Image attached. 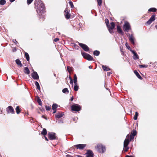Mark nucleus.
Returning <instances> with one entry per match:
<instances>
[{"label": "nucleus", "instance_id": "f257e3e1", "mask_svg": "<svg viewBox=\"0 0 157 157\" xmlns=\"http://www.w3.org/2000/svg\"><path fill=\"white\" fill-rule=\"evenodd\" d=\"M35 5L38 13H43L44 12L45 7L40 0H35Z\"/></svg>", "mask_w": 157, "mask_h": 157}, {"label": "nucleus", "instance_id": "f03ea898", "mask_svg": "<svg viewBox=\"0 0 157 157\" xmlns=\"http://www.w3.org/2000/svg\"><path fill=\"white\" fill-rule=\"evenodd\" d=\"M95 148L98 151L101 153H104L106 150L105 147L100 144H97L95 147Z\"/></svg>", "mask_w": 157, "mask_h": 157}, {"label": "nucleus", "instance_id": "7ed1b4c3", "mask_svg": "<svg viewBox=\"0 0 157 157\" xmlns=\"http://www.w3.org/2000/svg\"><path fill=\"white\" fill-rule=\"evenodd\" d=\"M72 110L75 111H78L80 110L81 108L79 105L75 104L72 105L71 106Z\"/></svg>", "mask_w": 157, "mask_h": 157}, {"label": "nucleus", "instance_id": "20e7f679", "mask_svg": "<svg viewBox=\"0 0 157 157\" xmlns=\"http://www.w3.org/2000/svg\"><path fill=\"white\" fill-rule=\"evenodd\" d=\"M82 54L84 58L88 60H92L93 59V57L90 55L85 52H82Z\"/></svg>", "mask_w": 157, "mask_h": 157}, {"label": "nucleus", "instance_id": "39448f33", "mask_svg": "<svg viewBox=\"0 0 157 157\" xmlns=\"http://www.w3.org/2000/svg\"><path fill=\"white\" fill-rule=\"evenodd\" d=\"M124 30V31L128 32L131 29V27L129 23L128 22H126L123 26Z\"/></svg>", "mask_w": 157, "mask_h": 157}, {"label": "nucleus", "instance_id": "423d86ee", "mask_svg": "<svg viewBox=\"0 0 157 157\" xmlns=\"http://www.w3.org/2000/svg\"><path fill=\"white\" fill-rule=\"evenodd\" d=\"M48 135L49 138L51 140L57 139L56 136V133H55L49 132H48Z\"/></svg>", "mask_w": 157, "mask_h": 157}, {"label": "nucleus", "instance_id": "0eeeda50", "mask_svg": "<svg viewBox=\"0 0 157 157\" xmlns=\"http://www.w3.org/2000/svg\"><path fill=\"white\" fill-rule=\"evenodd\" d=\"M78 44L85 51L87 52L89 51V48L86 45L79 43Z\"/></svg>", "mask_w": 157, "mask_h": 157}, {"label": "nucleus", "instance_id": "6e6552de", "mask_svg": "<svg viewBox=\"0 0 157 157\" xmlns=\"http://www.w3.org/2000/svg\"><path fill=\"white\" fill-rule=\"evenodd\" d=\"M129 136L128 135L126 136V138L125 140L124 141V147L125 146H128V145L129 142L130 141L129 140Z\"/></svg>", "mask_w": 157, "mask_h": 157}, {"label": "nucleus", "instance_id": "1a4fd4ad", "mask_svg": "<svg viewBox=\"0 0 157 157\" xmlns=\"http://www.w3.org/2000/svg\"><path fill=\"white\" fill-rule=\"evenodd\" d=\"M155 19V14H153L149 20L147 22V24L148 25L151 24L152 21Z\"/></svg>", "mask_w": 157, "mask_h": 157}, {"label": "nucleus", "instance_id": "9d476101", "mask_svg": "<svg viewBox=\"0 0 157 157\" xmlns=\"http://www.w3.org/2000/svg\"><path fill=\"white\" fill-rule=\"evenodd\" d=\"M129 35V41H130L131 43L133 44H135L134 40L135 38L133 36L132 34H131L130 35L129 34H128Z\"/></svg>", "mask_w": 157, "mask_h": 157}, {"label": "nucleus", "instance_id": "9b49d317", "mask_svg": "<svg viewBox=\"0 0 157 157\" xmlns=\"http://www.w3.org/2000/svg\"><path fill=\"white\" fill-rule=\"evenodd\" d=\"M74 146L77 149L78 148L80 149H82L86 146V144H79L76 145H75Z\"/></svg>", "mask_w": 157, "mask_h": 157}, {"label": "nucleus", "instance_id": "f8f14e48", "mask_svg": "<svg viewBox=\"0 0 157 157\" xmlns=\"http://www.w3.org/2000/svg\"><path fill=\"white\" fill-rule=\"evenodd\" d=\"M7 111L8 113H14V109L11 106L8 107L7 108Z\"/></svg>", "mask_w": 157, "mask_h": 157}, {"label": "nucleus", "instance_id": "ddd939ff", "mask_svg": "<svg viewBox=\"0 0 157 157\" xmlns=\"http://www.w3.org/2000/svg\"><path fill=\"white\" fill-rule=\"evenodd\" d=\"M32 76L34 79H37L39 78V77L37 72L34 71L32 74Z\"/></svg>", "mask_w": 157, "mask_h": 157}, {"label": "nucleus", "instance_id": "4468645a", "mask_svg": "<svg viewBox=\"0 0 157 157\" xmlns=\"http://www.w3.org/2000/svg\"><path fill=\"white\" fill-rule=\"evenodd\" d=\"M86 154V157H93V152L90 150H87V152Z\"/></svg>", "mask_w": 157, "mask_h": 157}, {"label": "nucleus", "instance_id": "2eb2a0df", "mask_svg": "<svg viewBox=\"0 0 157 157\" xmlns=\"http://www.w3.org/2000/svg\"><path fill=\"white\" fill-rule=\"evenodd\" d=\"M64 14L65 18L68 19L70 17V14L68 13V11L66 9L64 11Z\"/></svg>", "mask_w": 157, "mask_h": 157}, {"label": "nucleus", "instance_id": "dca6fc26", "mask_svg": "<svg viewBox=\"0 0 157 157\" xmlns=\"http://www.w3.org/2000/svg\"><path fill=\"white\" fill-rule=\"evenodd\" d=\"M131 52L134 54V56H133V58L134 59L136 60L139 59V57L138 55L133 50H131Z\"/></svg>", "mask_w": 157, "mask_h": 157}, {"label": "nucleus", "instance_id": "f3484780", "mask_svg": "<svg viewBox=\"0 0 157 157\" xmlns=\"http://www.w3.org/2000/svg\"><path fill=\"white\" fill-rule=\"evenodd\" d=\"M117 31L118 32V33L122 34V35H123V33L122 32V30L121 28L118 25L117 26Z\"/></svg>", "mask_w": 157, "mask_h": 157}, {"label": "nucleus", "instance_id": "a211bd4d", "mask_svg": "<svg viewBox=\"0 0 157 157\" xmlns=\"http://www.w3.org/2000/svg\"><path fill=\"white\" fill-rule=\"evenodd\" d=\"M134 73L136 75V76L137 77L140 79L142 80V77L140 76V75H139V73L136 70H135L134 71Z\"/></svg>", "mask_w": 157, "mask_h": 157}, {"label": "nucleus", "instance_id": "6ab92c4d", "mask_svg": "<svg viewBox=\"0 0 157 157\" xmlns=\"http://www.w3.org/2000/svg\"><path fill=\"white\" fill-rule=\"evenodd\" d=\"M63 113H59L58 114H57L56 115V118H59L62 117L63 116Z\"/></svg>", "mask_w": 157, "mask_h": 157}, {"label": "nucleus", "instance_id": "aec40b11", "mask_svg": "<svg viewBox=\"0 0 157 157\" xmlns=\"http://www.w3.org/2000/svg\"><path fill=\"white\" fill-rule=\"evenodd\" d=\"M24 72L25 73L27 74H29L30 73V71L28 68L27 67H25V68Z\"/></svg>", "mask_w": 157, "mask_h": 157}, {"label": "nucleus", "instance_id": "412c9836", "mask_svg": "<svg viewBox=\"0 0 157 157\" xmlns=\"http://www.w3.org/2000/svg\"><path fill=\"white\" fill-rule=\"evenodd\" d=\"M16 63L18 65H19L20 67H21L22 66V65L21 63V61L18 59H17L16 60Z\"/></svg>", "mask_w": 157, "mask_h": 157}, {"label": "nucleus", "instance_id": "4be33fe9", "mask_svg": "<svg viewBox=\"0 0 157 157\" xmlns=\"http://www.w3.org/2000/svg\"><path fill=\"white\" fill-rule=\"evenodd\" d=\"M102 67L104 70L105 71H107L110 70L109 68L103 65Z\"/></svg>", "mask_w": 157, "mask_h": 157}, {"label": "nucleus", "instance_id": "5701e85b", "mask_svg": "<svg viewBox=\"0 0 157 157\" xmlns=\"http://www.w3.org/2000/svg\"><path fill=\"white\" fill-rule=\"evenodd\" d=\"M58 107V105L56 104H54L52 105V109L53 110H56Z\"/></svg>", "mask_w": 157, "mask_h": 157}, {"label": "nucleus", "instance_id": "b1692460", "mask_svg": "<svg viewBox=\"0 0 157 157\" xmlns=\"http://www.w3.org/2000/svg\"><path fill=\"white\" fill-rule=\"evenodd\" d=\"M67 70L69 73H71L73 70V68L72 67L67 66Z\"/></svg>", "mask_w": 157, "mask_h": 157}, {"label": "nucleus", "instance_id": "393cba45", "mask_svg": "<svg viewBox=\"0 0 157 157\" xmlns=\"http://www.w3.org/2000/svg\"><path fill=\"white\" fill-rule=\"evenodd\" d=\"M47 133V130L45 128H43L42 131L41 132V134L42 135H45Z\"/></svg>", "mask_w": 157, "mask_h": 157}, {"label": "nucleus", "instance_id": "a878e982", "mask_svg": "<svg viewBox=\"0 0 157 157\" xmlns=\"http://www.w3.org/2000/svg\"><path fill=\"white\" fill-rule=\"evenodd\" d=\"M25 56L27 59V61H29V56L27 52H25Z\"/></svg>", "mask_w": 157, "mask_h": 157}, {"label": "nucleus", "instance_id": "bb28decb", "mask_svg": "<svg viewBox=\"0 0 157 157\" xmlns=\"http://www.w3.org/2000/svg\"><path fill=\"white\" fill-rule=\"evenodd\" d=\"M37 101L40 105H41L42 104V102L41 101L39 97L37 98Z\"/></svg>", "mask_w": 157, "mask_h": 157}, {"label": "nucleus", "instance_id": "cd10ccee", "mask_svg": "<svg viewBox=\"0 0 157 157\" xmlns=\"http://www.w3.org/2000/svg\"><path fill=\"white\" fill-rule=\"evenodd\" d=\"M35 85H36V86L38 90H40V88L39 84V83H38V82L37 81H36L35 82Z\"/></svg>", "mask_w": 157, "mask_h": 157}, {"label": "nucleus", "instance_id": "c85d7f7f", "mask_svg": "<svg viewBox=\"0 0 157 157\" xmlns=\"http://www.w3.org/2000/svg\"><path fill=\"white\" fill-rule=\"evenodd\" d=\"M100 54V52L97 50H95L94 52V54L96 56H98Z\"/></svg>", "mask_w": 157, "mask_h": 157}, {"label": "nucleus", "instance_id": "c756f323", "mask_svg": "<svg viewBox=\"0 0 157 157\" xmlns=\"http://www.w3.org/2000/svg\"><path fill=\"white\" fill-rule=\"evenodd\" d=\"M62 92L64 93H69V91L67 88H65L63 90Z\"/></svg>", "mask_w": 157, "mask_h": 157}, {"label": "nucleus", "instance_id": "7c9ffc66", "mask_svg": "<svg viewBox=\"0 0 157 157\" xmlns=\"http://www.w3.org/2000/svg\"><path fill=\"white\" fill-rule=\"evenodd\" d=\"M156 11V8H151L148 10L149 11L155 12Z\"/></svg>", "mask_w": 157, "mask_h": 157}, {"label": "nucleus", "instance_id": "2f4dec72", "mask_svg": "<svg viewBox=\"0 0 157 157\" xmlns=\"http://www.w3.org/2000/svg\"><path fill=\"white\" fill-rule=\"evenodd\" d=\"M16 111L17 114H19L20 112V110L18 106H17L16 109Z\"/></svg>", "mask_w": 157, "mask_h": 157}, {"label": "nucleus", "instance_id": "473e14b6", "mask_svg": "<svg viewBox=\"0 0 157 157\" xmlns=\"http://www.w3.org/2000/svg\"><path fill=\"white\" fill-rule=\"evenodd\" d=\"M6 2L5 0H1L0 1V4L2 5H4Z\"/></svg>", "mask_w": 157, "mask_h": 157}, {"label": "nucleus", "instance_id": "72a5a7b5", "mask_svg": "<svg viewBox=\"0 0 157 157\" xmlns=\"http://www.w3.org/2000/svg\"><path fill=\"white\" fill-rule=\"evenodd\" d=\"M111 27H109V28H112V29H113L115 27V24L113 22H112L110 23Z\"/></svg>", "mask_w": 157, "mask_h": 157}, {"label": "nucleus", "instance_id": "f704fd0d", "mask_svg": "<svg viewBox=\"0 0 157 157\" xmlns=\"http://www.w3.org/2000/svg\"><path fill=\"white\" fill-rule=\"evenodd\" d=\"M138 115V114L137 112H135V115L134 117V119L135 120H136L137 119Z\"/></svg>", "mask_w": 157, "mask_h": 157}, {"label": "nucleus", "instance_id": "c9c22d12", "mask_svg": "<svg viewBox=\"0 0 157 157\" xmlns=\"http://www.w3.org/2000/svg\"><path fill=\"white\" fill-rule=\"evenodd\" d=\"M148 66L147 65H139V67L141 68H147Z\"/></svg>", "mask_w": 157, "mask_h": 157}, {"label": "nucleus", "instance_id": "e433bc0d", "mask_svg": "<svg viewBox=\"0 0 157 157\" xmlns=\"http://www.w3.org/2000/svg\"><path fill=\"white\" fill-rule=\"evenodd\" d=\"M105 22L106 25V26L108 27H109V20L107 19H106L105 20Z\"/></svg>", "mask_w": 157, "mask_h": 157}, {"label": "nucleus", "instance_id": "4c0bfd02", "mask_svg": "<svg viewBox=\"0 0 157 157\" xmlns=\"http://www.w3.org/2000/svg\"><path fill=\"white\" fill-rule=\"evenodd\" d=\"M97 1L98 5L100 6H101V4L102 3V0H97Z\"/></svg>", "mask_w": 157, "mask_h": 157}, {"label": "nucleus", "instance_id": "58836bf2", "mask_svg": "<svg viewBox=\"0 0 157 157\" xmlns=\"http://www.w3.org/2000/svg\"><path fill=\"white\" fill-rule=\"evenodd\" d=\"M136 134V131L133 130L132 132L131 133V135H132L133 136H135Z\"/></svg>", "mask_w": 157, "mask_h": 157}, {"label": "nucleus", "instance_id": "ea45409f", "mask_svg": "<svg viewBox=\"0 0 157 157\" xmlns=\"http://www.w3.org/2000/svg\"><path fill=\"white\" fill-rule=\"evenodd\" d=\"M125 45L127 47V48L129 50H130L131 51V49L130 47L128 45V44L127 43H126L125 44Z\"/></svg>", "mask_w": 157, "mask_h": 157}, {"label": "nucleus", "instance_id": "a19ab883", "mask_svg": "<svg viewBox=\"0 0 157 157\" xmlns=\"http://www.w3.org/2000/svg\"><path fill=\"white\" fill-rule=\"evenodd\" d=\"M74 90L75 91H77L78 89V86H74Z\"/></svg>", "mask_w": 157, "mask_h": 157}, {"label": "nucleus", "instance_id": "79ce46f5", "mask_svg": "<svg viewBox=\"0 0 157 157\" xmlns=\"http://www.w3.org/2000/svg\"><path fill=\"white\" fill-rule=\"evenodd\" d=\"M129 149V147L128 146L124 147V150L125 152L127 151Z\"/></svg>", "mask_w": 157, "mask_h": 157}, {"label": "nucleus", "instance_id": "37998d69", "mask_svg": "<svg viewBox=\"0 0 157 157\" xmlns=\"http://www.w3.org/2000/svg\"><path fill=\"white\" fill-rule=\"evenodd\" d=\"M74 82H77V77L76 74H75L74 75Z\"/></svg>", "mask_w": 157, "mask_h": 157}, {"label": "nucleus", "instance_id": "c03bdc74", "mask_svg": "<svg viewBox=\"0 0 157 157\" xmlns=\"http://www.w3.org/2000/svg\"><path fill=\"white\" fill-rule=\"evenodd\" d=\"M69 3L70 5L71 8H73L74 7V6L73 5V4L70 1L69 2Z\"/></svg>", "mask_w": 157, "mask_h": 157}, {"label": "nucleus", "instance_id": "a18cd8bd", "mask_svg": "<svg viewBox=\"0 0 157 157\" xmlns=\"http://www.w3.org/2000/svg\"><path fill=\"white\" fill-rule=\"evenodd\" d=\"M109 28V33H113V29H112V28H111L109 27H108Z\"/></svg>", "mask_w": 157, "mask_h": 157}, {"label": "nucleus", "instance_id": "49530a36", "mask_svg": "<svg viewBox=\"0 0 157 157\" xmlns=\"http://www.w3.org/2000/svg\"><path fill=\"white\" fill-rule=\"evenodd\" d=\"M33 0H27V3L29 5L33 1Z\"/></svg>", "mask_w": 157, "mask_h": 157}, {"label": "nucleus", "instance_id": "de8ad7c7", "mask_svg": "<svg viewBox=\"0 0 157 157\" xmlns=\"http://www.w3.org/2000/svg\"><path fill=\"white\" fill-rule=\"evenodd\" d=\"M45 108L47 110H49L51 109V107L49 106H46Z\"/></svg>", "mask_w": 157, "mask_h": 157}, {"label": "nucleus", "instance_id": "09e8293b", "mask_svg": "<svg viewBox=\"0 0 157 157\" xmlns=\"http://www.w3.org/2000/svg\"><path fill=\"white\" fill-rule=\"evenodd\" d=\"M134 136H133L132 135H131L130 136V141L132 140L134 138Z\"/></svg>", "mask_w": 157, "mask_h": 157}, {"label": "nucleus", "instance_id": "8fccbe9b", "mask_svg": "<svg viewBox=\"0 0 157 157\" xmlns=\"http://www.w3.org/2000/svg\"><path fill=\"white\" fill-rule=\"evenodd\" d=\"M59 40V39L58 38H56L54 39V41L56 42L57 41H58Z\"/></svg>", "mask_w": 157, "mask_h": 157}, {"label": "nucleus", "instance_id": "3c124183", "mask_svg": "<svg viewBox=\"0 0 157 157\" xmlns=\"http://www.w3.org/2000/svg\"><path fill=\"white\" fill-rule=\"evenodd\" d=\"M13 42L15 43V44H17V41L16 40H13Z\"/></svg>", "mask_w": 157, "mask_h": 157}, {"label": "nucleus", "instance_id": "603ef678", "mask_svg": "<svg viewBox=\"0 0 157 157\" xmlns=\"http://www.w3.org/2000/svg\"><path fill=\"white\" fill-rule=\"evenodd\" d=\"M70 83L71 84H73V81L72 79H71V80H70Z\"/></svg>", "mask_w": 157, "mask_h": 157}, {"label": "nucleus", "instance_id": "864d4df0", "mask_svg": "<svg viewBox=\"0 0 157 157\" xmlns=\"http://www.w3.org/2000/svg\"><path fill=\"white\" fill-rule=\"evenodd\" d=\"M74 84H75V86H77V82H74Z\"/></svg>", "mask_w": 157, "mask_h": 157}, {"label": "nucleus", "instance_id": "5fc2aeb1", "mask_svg": "<svg viewBox=\"0 0 157 157\" xmlns=\"http://www.w3.org/2000/svg\"><path fill=\"white\" fill-rule=\"evenodd\" d=\"M16 51V49L15 48L13 49L12 50L13 52H15Z\"/></svg>", "mask_w": 157, "mask_h": 157}, {"label": "nucleus", "instance_id": "6e6d98bb", "mask_svg": "<svg viewBox=\"0 0 157 157\" xmlns=\"http://www.w3.org/2000/svg\"><path fill=\"white\" fill-rule=\"evenodd\" d=\"M45 140L46 141H48V139H47V138L46 136H45Z\"/></svg>", "mask_w": 157, "mask_h": 157}, {"label": "nucleus", "instance_id": "4d7b16f0", "mask_svg": "<svg viewBox=\"0 0 157 157\" xmlns=\"http://www.w3.org/2000/svg\"><path fill=\"white\" fill-rule=\"evenodd\" d=\"M54 111L53 112V113H55L56 112V110H53Z\"/></svg>", "mask_w": 157, "mask_h": 157}, {"label": "nucleus", "instance_id": "13d9d810", "mask_svg": "<svg viewBox=\"0 0 157 157\" xmlns=\"http://www.w3.org/2000/svg\"><path fill=\"white\" fill-rule=\"evenodd\" d=\"M15 0H10V1L11 2H14Z\"/></svg>", "mask_w": 157, "mask_h": 157}, {"label": "nucleus", "instance_id": "bf43d9fd", "mask_svg": "<svg viewBox=\"0 0 157 157\" xmlns=\"http://www.w3.org/2000/svg\"><path fill=\"white\" fill-rule=\"evenodd\" d=\"M73 100V97H72L71 98V101H72Z\"/></svg>", "mask_w": 157, "mask_h": 157}, {"label": "nucleus", "instance_id": "052dcab7", "mask_svg": "<svg viewBox=\"0 0 157 157\" xmlns=\"http://www.w3.org/2000/svg\"><path fill=\"white\" fill-rule=\"evenodd\" d=\"M69 79H70V80H71V79H72V78H71V76H69Z\"/></svg>", "mask_w": 157, "mask_h": 157}, {"label": "nucleus", "instance_id": "680f3d73", "mask_svg": "<svg viewBox=\"0 0 157 157\" xmlns=\"http://www.w3.org/2000/svg\"><path fill=\"white\" fill-rule=\"evenodd\" d=\"M89 68L90 69H91L92 68V67L91 66H90L89 67Z\"/></svg>", "mask_w": 157, "mask_h": 157}, {"label": "nucleus", "instance_id": "e2e57ef3", "mask_svg": "<svg viewBox=\"0 0 157 157\" xmlns=\"http://www.w3.org/2000/svg\"><path fill=\"white\" fill-rule=\"evenodd\" d=\"M109 75H110L111 74V73H110V72H109Z\"/></svg>", "mask_w": 157, "mask_h": 157}, {"label": "nucleus", "instance_id": "0e129e2a", "mask_svg": "<svg viewBox=\"0 0 157 157\" xmlns=\"http://www.w3.org/2000/svg\"><path fill=\"white\" fill-rule=\"evenodd\" d=\"M138 126V123H137L136 125V127Z\"/></svg>", "mask_w": 157, "mask_h": 157}, {"label": "nucleus", "instance_id": "69168bd1", "mask_svg": "<svg viewBox=\"0 0 157 157\" xmlns=\"http://www.w3.org/2000/svg\"><path fill=\"white\" fill-rule=\"evenodd\" d=\"M155 27L157 29V25L155 26Z\"/></svg>", "mask_w": 157, "mask_h": 157}, {"label": "nucleus", "instance_id": "338daca9", "mask_svg": "<svg viewBox=\"0 0 157 157\" xmlns=\"http://www.w3.org/2000/svg\"><path fill=\"white\" fill-rule=\"evenodd\" d=\"M74 62V60L73 61V60H72V62Z\"/></svg>", "mask_w": 157, "mask_h": 157}]
</instances>
